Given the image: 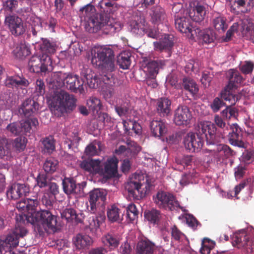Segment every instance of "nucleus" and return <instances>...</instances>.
<instances>
[{"mask_svg": "<svg viewBox=\"0 0 254 254\" xmlns=\"http://www.w3.org/2000/svg\"><path fill=\"white\" fill-rule=\"evenodd\" d=\"M217 132L215 124L209 122H201L197 125L196 133L189 132L184 138L185 147L190 152H198L203 145L204 138L207 144H214L217 142Z\"/></svg>", "mask_w": 254, "mask_h": 254, "instance_id": "f257e3e1", "label": "nucleus"}, {"mask_svg": "<svg viewBox=\"0 0 254 254\" xmlns=\"http://www.w3.org/2000/svg\"><path fill=\"white\" fill-rule=\"evenodd\" d=\"M91 63L103 72L107 73L101 75V79L107 84L112 85L114 81L111 72L115 70V60L114 51L106 46H95L91 51Z\"/></svg>", "mask_w": 254, "mask_h": 254, "instance_id": "f03ea898", "label": "nucleus"}, {"mask_svg": "<svg viewBox=\"0 0 254 254\" xmlns=\"http://www.w3.org/2000/svg\"><path fill=\"white\" fill-rule=\"evenodd\" d=\"M85 30L90 33H96L100 31L108 34L114 33L122 29L120 23L111 20L101 13H96L85 23Z\"/></svg>", "mask_w": 254, "mask_h": 254, "instance_id": "7ed1b4c3", "label": "nucleus"}, {"mask_svg": "<svg viewBox=\"0 0 254 254\" xmlns=\"http://www.w3.org/2000/svg\"><path fill=\"white\" fill-rule=\"evenodd\" d=\"M77 99L72 94L61 90L55 92L50 103L51 110L58 116L73 111L76 106Z\"/></svg>", "mask_w": 254, "mask_h": 254, "instance_id": "20e7f679", "label": "nucleus"}, {"mask_svg": "<svg viewBox=\"0 0 254 254\" xmlns=\"http://www.w3.org/2000/svg\"><path fill=\"white\" fill-rule=\"evenodd\" d=\"M228 84L221 93L222 99L229 102V105H234L240 99L239 95L233 94L232 91L237 89L244 81V79L238 70L230 69L228 71Z\"/></svg>", "mask_w": 254, "mask_h": 254, "instance_id": "39448f33", "label": "nucleus"}, {"mask_svg": "<svg viewBox=\"0 0 254 254\" xmlns=\"http://www.w3.org/2000/svg\"><path fill=\"white\" fill-rule=\"evenodd\" d=\"M148 179H144L142 175H134L125 188L128 192L129 197L133 199L139 200L148 193L152 187Z\"/></svg>", "mask_w": 254, "mask_h": 254, "instance_id": "423d86ee", "label": "nucleus"}, {"mask_svg": "<svg viewBox=\"0 0 254 254\" xmlns=\"http://www.w3.org/2000/svg\"><path fill=\"white\" fill-rule=\"evenodd\" d=\"M28 223L38 226V230L40 232L43 228L45 231L51 229L53 231L56 230L57 216L49 210H42L34 214L28 216Z\"/></svg>", "mask_w": 254, "mask_h": 254, "instance_id": "0eeeda50", "label": "nucleus"}, {"mask_svg": "<svg viewBox=\"0 0 254 254\" xmlns=\"http://www.w3.org/2000/svg\"><path fill=\"white\" fill-rule=\"evenodd\" d=\"M59 86H64L66 89L75 93L80 94L85 93L86 84L79 76L71 73L59 72L56 74Z\"/></svg>", "mask_w": 254, "mask_h": 254, "instance_id": "6e6552de", "label": "nucleus"}, {"mask_svg": "<svg viewBox=\"0 0 254 254\" xmlns=\"http://www.w3.org/2000/svg\"><path fill=\"white\" fill-rule=\"evenodd\" d=\"M52 62L50 56H33L28 61V67L32 72L45 73L47 71L52 69Z\"/></svg>", "mask_w": 254, "mask_h": 254, "instance_id": "1a4fd4ad", "label": "nucleus"}, {"mask_svg": "<svg viewBox=\"0 0 254 254\" xmlns=\"http://www.w3.org/2000/svg\"><path fill=\"white\" fill-rule=\"evenodd\" d=\"M153 201L160 208L173 211L180 207L179 202L171 193L165 191H158L153 196Z\"/></svg>", "mask_w": 254, "mask_h": 254, "instance_id": "9d476101", "label": "nucleus"}, {"mask_svg": "<svg viewBox=\"0 0 254 254\" xmlns=\"http://www.w3.org/2000/svg\"><path fill=\"white\" fill-rule=\"evenodd\" d=\"M19 221L16 226L14 231L7 236L4 241H2L3 251L5 252H9L12 249L16 247L19 243V238H23L27 233L26 229L20 226Z\"/></svg>", "mask_w": 254, "mask_h": 254, "instance_id": "9b49d317", "label": "nucleus"}, {"mask_svg": "<svg viewBox=\"0 0 254 254\" xmlns=\"http://www.w3.org/2000/svg\"><path fill=\"white\" fill-rule=\"evenodd\" d=\"M4 24L7 27L12 35L18 36L23 35L26 29L22 18L15 15H6Z\"/></svg>", "mask_w": 254, "mask_h": 254, "instance_id": "f8f14e48", "label": "nucleus"}, {"mask_svg": "<svg viewBox=\"0 0 254 254\" xmlns=\"http://www.w3.org/2000/svg\"><path fill=\"white\" fill-rule=\"evenodd\" d=\"M106 192L99 189H94L89 193L88 201L89 205L87 206L89 212L96 214L98 206L103 205L106 199Z\"/></svg>", "mask_w": 254, "mask_h": 254, "instance_id": "ddd939ff", "label": "nucleus"}, {"mask_svg": "<svg viewBox=\"0 0 254 254\" xmlns=\"http://www.w3.org/2000/svg\"><path fill=\"white\" fill-rule=\"evenodd\" d=\"M232 245L238 249L244 248L249 252V247L254 243V237L245 231L234 233L231 238Z\"/></svg>", "mask_w": 254, "mask_h": 254, "instance_id": "4468645a", "label": "nucleus"}, {"mask_svg": "<svg viewBox=\"0 0 254 254\" xmlns=\"http://www.w3.org/2000/svg\"><path fill=\"white\" fill-rule=\"evenodd\" d=\"M31 7L23 8L21 9V15L31 24V32L33 36H36L38 33L42 31L41 19L35 17L32 13Z\"/></svg>", "mask_w": 254, "mask_h": 254, "instance_id": "2eb2a0df", "label": "nucleus"}, {"mask_svg": "<svg viewBox=\"0 0 254 254\" xmlns=\"http://www.w3.org/2000/svg\"><path fill=\"white\" fill-rule=\"evenodd\" d=\"M5 85L12 89L13 91L26 88L30 84L29 81L23 75L15 74L7 76L4 82Z\"/></svg>", "mask_w": 254, "mask_h": 254, "instance_id": "dca6fc26", "label": "nucleus"}, {"mask_svg": "<svg viewBox=\"0 0 254 254\" xmlns=\"http://www.w3.org/2000/svg\"><path fill=\"white\" fill-rule=\"evenodd\" d=\"M231 132L229 133L228 140L230 144L239 148H246L247 144L243 140V133L241 128L237 124H233L231 127Z\"/></svg>", "mask_w": 254, "mask_h": 254, "instance_id": "f3484780", "label": "nucleus"}, {"mask_svg": "<svg viewBox=\"0 0 254 254\" xmlns=\"http://www.w3.org/2000/svg\"><path fill=\"white\" fill-rule=\"evenodd\" d=\"M102 242L104 245L110 250L117 248L122 239V234L115 230H111L104 234L102 237Z\"/></svg>", "mask_w": 254, "mask_h": 254, "instance_id": "a211bd4d", "label": "nucleus"}, {"mask_svg": "<svg viewBox=\"0 0 254 254\" xmlns=\"http://www.w3.org/2000/svg\"><path fill=\"white\" fill-rule=\"evenodd\" d=\"M39 109V104L32 99L28 98L24 100L18 109V113L21 116L28 118L35 115Z\"/></svg>", "mask_w": 254, "mask_h": 254, "instance_id": "6ab92c4d", "label": "nucleus"}, {"mask_svg": "<svg viewBox=\"0 0 254 254\" xmlns=\"http://www.w3.org/2000/svg\"><path fill=\"white\" fill-rule=\"evenodd\" d=\"M192 118L189 109L185 106L178 107L175 110L174 122L176 125H187Z\"/></svg>", "mask_w": 254, "mask_h": 254, "instance_id": "aec40b11", "label": "nucleus"}, {"mask_svg": "<svg viewBox=\"0 0 254 254\" xmlns=\"http://www.w3.org/2000/svg\"><path fill=\"white\" fill-rule=\"evenodd\" d=\"M29 190V187L25 184H13L8 188L6 195L8 198L17 199L26 195Z\"/></svg>", "mask_w": 254, "mask_h": 254, "instance_id": "412c9836", "label": "nucleus"}, {"mask_svg": "<svg viewBox=\"0 0 254 254\" xmlns=\"http://www.w3.org/2000/svg\"><path fill=\"white\" fill-rule=\"evenodd\" d=\"M80 166L82 169L90 174H99L101 176L103 174V168L99 159L84 160L81 162Z\"/></svg>", "mask_w": 254, "mask_h": 254, "instance_id": "4be33fe9", "label": "nucleus"}, {"mask_svg": "<svg viewBox=\"0 0 254 254\" xmlns=\"http://www.w3.org/2000/svg\"><path fill=\"white\" fill-rule=\"evenodd\" d=\"M175 24L176 28L181 32L188 34L190 38H194V31L195 29L190 24L189 18L185 16H181L175 19Z\"/></svg>", "mask_w": 254, "mask_h": 254, "instance_id": "5701e85b", "label": "nucleus"}, {"mask_svg": "<svg viewBox=\"0 0 254 254\" xmlns=\"http://www.w3.org/2000/svg\"><path fill=\"white\" fill-rule=\"evenodd\" d=\"M63 190L67 195L80 194L83 191V186L80 184H76V181L72 178H64L62 182Z\"/></svg>", "mask_w": 254, "mask_h": 254, "instance_id": "b1692460", "label": "nucleus"}, {"mask_svg": "<svg viewBox=\"0 0 254 254\" xmlns=\"http://www.w3.org/2000/svg\"><path fill=\"white\" fill-rule=\"evenodd\" d=\"M151 22L158 25L167 20V14L165 9L160 5L153 6L149 12Z\"/></svg>", "mask_w": 254, "mask_h": 254, "instance_id": "393cba45", "label": "nucleus"}, {"mask_svg": "<svg viewBox=\"0 0 254 254\" xmlns=\"http://www.w3.org/2000/svg\"><path fill=\"white\" fill-rule=\"evenodd\" d=\"M149 126L151 133L155 137L163 136L167 132V124L163 120H153Z\"/></svg>", "mask_w": 254, "mask_h": 254, "instance_id": "a878e982", "label": "nucleus"}, {"mask_svg": "<svg viewBox=\"0 0 254 254\" xmlns=\"http://www.w3.org/2000/svg\"><path fill=\"white\" fill-rule=\"evenodd\" d=\"M171 101L166 97H161L156 101V110L158 114L162 117H166L171 112Z\"/></svg>", "mask_w": 254, "mask_h": 254, "instance_id": "bb28decb", "label": "nucleus"}, {"mask_svg": "<svg viewBox=\"0 0 254 254\" xmlns=\"http://www.w3.org/2000/svg\"><path fill=\"white\" fill-rule=\"evenodd\" d=\"M153 45L156 51H170L174 46L173 36L165 34L159 41L154 42Z\"/></svg>", "mask_w": 254, "mask_h": 254, "instance_id": "cd10ccee", "label": "nucleus"}, {"mask_svg": "<svg viewBox=\"0 0 254 254\" xmlns=\"http://www.w3.org/2000/svg\"><path fill=\"white\" fill-rule=\"evenodd\" d=\"M214 156L218 161L224 160L235 155L236 152L228 145L219 144L214 149Z\"/></svg>", "mask_w": 254, "mask_h": 254, "instance_id": "c85d7f7f", "label": "nucleus"}, {"mask_svg": "<svg viewBox=\"0 0 254 254\" xmlns=\"http://www.w3.org/2000/svg\"><path fill=\"white\" fill-rule=\"evenodd\" d=\"M105 218V216L103 212L99 213L95 217H90L89 225L86 228L87 230H89L92 236H98L100 224Z\"/></svg>", "mask_w": 254, "mask_h": 254, "instance_id": "c756f323", "label": "nucleus"}, {"mask_svg": "<svg viewBox=\"0 0 254 254\" xmlns=\"http://www.w3.org/2000/svg\"><path fill=\"white\" fill-rule=\"evenodd\" d=\"M194 37H197L199 42L202 44H208L213 42L215 37L214 32L210 29L201 30L199 28H196L194 31Z\"/></svg>", "mask_w": 254, "mask_h": 254, "instance_id": "7c9ffc66", "label": "nucleus"}, {"mask_svg": "<svg viewBox=\"0 0 254 254\" xmlns=\"http://www.w3.org/2000/svg\"><path fill=\"white\" fill-rule=\"evenodd\" d=\"M39 202L37 198H27V214L24 215H19L16 217V221L19 223H24L25 219L28 222V216L30 214H34L37 213L36 208L38 206Z\"/></svg>", "mask_w": 254, "mask_h": 254, "instance_id": "2f4dec72", "label": "nucleus"}, {"mask_svg": "<svg viewBox=\"0 0 254 254\" xmlns=\"http://www.w3.org/2000/svg\"><path fill=\"white\" fill-rule=\"evenodd\" d=\"M145 26H147V22L143 17H137V19L132 20L129 23V29L132 33L143 35Z\"/></svg>", "mask_w": 254, "mask_h": 254, "instance_id": "473e14b6", "label": "nucleus"}, {"mask_svg": "<svg viewBox=\"0 0 254 254\" xmlns=\"http://www.w3.org/2000/svg\"><path fill=\"white\" fill-rule=\"evenodd\" d=\"M42 43L40 44V49L42 55L54 54L58 47L57 42L47 38H42Z\"/></svg>", "mask_w": 254, "mask_h": 254, "instance_id": "72a5a7b5", "label": "nucleus"}, {"mask_svg": "<svg viewBox=\"0 0 254 254\" xmlns=\"http://www.w3.org/2000/svg\"><path fill=\"white\" fill-rule=\"evenodd\" d=\"M73 243L77 249L81 250L88 248L93 242L88 235L78 234L73 238Z\"/></svg>", "mask_w": 254, "mask_h": 254, "instance_id": "f704fd0d", "label": "nucleus"}, {"mask_svg": "<svg viewBox=\"0 0 254 254\" xmlns=\"http://www.w3.org/2000/svg\"><path fill=\"white\" fill-rule=\"evenodd\" d=\"M154 250V243L148 240L139 241L136 245V254H153Z\"/></svg>", "mask_w": 254, "mask_h": 254, "instance_id": "c9c22d12", "label": "nucleus"}, {"mask_svg": "<svg viewBox=\"0 0 254 254\" xmlns=\"http://www.w3.org/2000/svg\"><path fill=\"white\" fill-rule=\"evenodd\" d=\"M118 161L116 158H112L108 160L103 169V174L108 178L114 177L117 173Z\"/></svg>", "mask_w": 254, "mask_h": 254, "instance_id": "e433bc0d", "label": "nucleus"}, {"mask_svg": "<svg viewBox=\"0 0 254 254\" xmlns=\"http://www.w3.org/2000/svg\"><path fill=\"white\" fill-rule=\"evenodd\" d=\"M81 75L85 78L87 84L91 88H96L98 87L99 79L97 76L92 72L91 69L87 68L82 70Z\"/></svg>", "mask_w": 254, "mask_h": 254, "instance_id": "4c0bfd02", "label": "nucleus"}, {"mask_svg": "<svg viewBox=\"0 0 254 254\" xmlns=\"http://www.w3.org/2000/svg\"><path fill=\"white\" fill-rule=\"evenodd\" d=\"M20 123L21 135H29L31 133L32 127H36L39 124L38 120L32 118L22 121Z\"/></svg>", "mask_w": 254, "mask_h": 254, "instance_id": "58836bf2", "label": "nucleus"}, {"mask_svg": "<svg viewBox=\"0 0 254 254\" xmlns=\"http://www.w3.org/2000/svg\"><path fill=\"white\" fill-rule=\"evenodd\" d=\"M164 65V62L161 60L149 62L146 65L148 75L152 78L156 77L158 73L159 68H162Z\"/></svg>", "mask_w": 254, "mask_h": 254, "instance_id": "ea45409f", "label": "nucleus"}, {"mask_svg": "<svg viewBox=\"0 0 254 254\" xmlns=\"http://www.w3.org/2000/svg\"><path fill=\"white\" fill-rule=\"evenodd\" d=\"M131 54L128 51L122 52L117 57V63L120 68L123 69H128L131 64Z\"/></svg>", "mask_w": 254, "mask_h": 254, "instance_id": "a19ab883", "label": "nucleus"}, {"mask_svg": "<svg viewBox=\"0 0 254 254\" xmlns=\"http://www.w3.org/2000/svg\"><path fill=\"white\" fill-rule=\"evenodd\" d=\"M183 86L192 96L196 95L199 90L198 86L195 81L190 78H184L183 80Z\"/></svg>", "mask_w": 254, "mask_h": 254, "instance_id": "79ce46f5", "label": "nucleus"}, {"mask_svg": "<svg viewBox=\"0 0 254 254\" xmlns=\"http://www.w3.org/2000/svg\"><path fill=\"white\" fill-rule=\"evenodd\" d=\"M79 12V16L81 19L84 21V23L97 13L95 12L96 10L94 6L90 4H87L84 7L81 8Z\"/></svg>", "mask_w": 254, "mask_h": 254, "instance_id": "37998d69", "label": "nucleus"}, {"mask_svg": "<svg viewBox=\"0 0 254 254\" xmlns=\"http://www.w3.org/2000/svg\"><path fill=\"white\" fill-rule=\"evenodd\" d=\"M61 217L63 219H64L67 222L74 221L76 223H81L82 220L78 217L76 211L73 208H66L61 213Z\"/></svg>", "mask_w": 254, "mask_h": 254, "instance_id": "c03bdc74", "label": "nucleus"}, {"mask_svg": "<svg viewBox=\"0 0 254 254\" xmlns=\"http://www.w3.org/2000/svg\"><path fill=\"white\" fill-rule=\"evenodd\" d=\"M13 55L17 59H23L30 54L29 48L25 44L16 45L12 51Z\"/></svg>", "mask_w": 254, "mask_h": 254, "instance_id": "a18cd8bd", "label": "nucleus"}, {"mask_svg": "<svg viewBox=\"0 0 254 254\" xmlns=\"http://www.w3.org/2000/svg\"><path fill=\"white\" fill-rule=\"evenodd\" d=\"M58 166L59 161L54 158L50 157L45 161L43 169L46 173L53 174L57 170Z\"/></svg>", "mask_w": 254, "mask_h": 254, "instance_id": "49530a36", "label": "nucleus"}, {"mask_svg": "<svg viewBox=\"0 0 254 254\" xmlns=\"http://www.w3.org/2000/svg\"><path fill=\"white\" fill-rule=\"evenodd\" d=\"M45 153L51 154L55 150V140L52 135L47 136L41 140Z\"/></svg>", "mask_w": 254, "mask_h": 254, "instance_id": "de8ad7c7", "label": "nucleus"}, {"mask_svg": "<svg viewBox=\"0 0 254 254\" xmlns=\"http://www.w3.org/2000/svg\"><path fill=\"white\" fill-rule=\"evenodd\" d=\"M87 105L93 114H98L102 107L100 100L95 97H91L87 101Z\"/></svg>", "mask_w": 254, "mask_h": 254, "instance_id": "09e8293b", "label": "nucleus"}, {"mask_svg": "<svg viewBox=\"0 0 254 254\" xmlns=\"http://www.w3.org/2000/svg\"><path fill=\"white\" fill-rule=\"evenodd\" d=\"M144 217L150 223L155 224H158L159 222L161 214L160 211L152 209L144 212Z\"/></svg>", "mask_w": 254, "mask_h": 254, "instance_id": "8fccbe9b", "label": "nucleus"}, {"mask_svg": "<svg viewBox=\"0 0 254 254\" xmlns=\"http://www.w3.org/2000/svg\"><path fill=\"white\" fill-rule=\"evenodd\" d=\"M213 25L215 29L219 32L225 31L228 27L226 19L222 16L215 17L213 20Z\"/></svg>", "mask_w": 254, "mask_h": 254, "instance_id": "3c124183", "label": "nucleus"}, {"mask_svg": "<svg viewBox=\"0 0 254 254\" xmlns=\"http://www.w3.org/2000/svg\"><path fill=\"white\" fill-rule=\"evenodd\" d=\"M215 245V243L214 241L207 238H205L202 240L200 253L201 254H210Z\"/></svg>", "mask_w": 254, "mask_h": 254, "instance_id": "603ef678", "label": "nucleus"}, {"mask_svg": "<svg viewBox=\"0 0 254 254\" xmlns=\"http://www.w3.org/2000/svg\"><path fill=\"white\" fill-rule=\"evenodd\" d=\"M206 6L205 0H191L190 2V10L206 11Z\"/></svg>", "mask_w": 254, "mask_h": 254, "instance_id": "864d4df0", "label": "nucleus"}, {"mask_svg": "<svg viewBox=\"0 0 254 254\" xmlns=\"http://www.w3.org/2000/svg\"><path fill=\"white\" fill-rule=\"evenodd\" d=\"M206 11L190 10L189 15L192 21L199 23L204 19Z\"/></svg>", "mask_w": 254, "mask_h": 254, "instance_id": "5fc2aeb1", "label": "nucleus"}, {"mask_svg": "<svg viewBox=\"0 0 254 254\" xmlns=\"http://www.w3.org/2000/svg\"><path fill=\"white\" fill-rule=\"evenodd\" d=\"M241 162L247 166L254 161V151L252 149H247L243 153L241 157Z\"/></svg>", "mask_w": 254, "mask_h": 254, "instance_id": "6e6d98bb", "label": "nucleus"}, {"mask_svg": "<svg viewBox=\"0 0 254 254\" xmlns=\"http://www.w3.org/2000/svg\"><path fill=\"white\" fill-rule=\"evenodd\" d=\"M119 210L114 206H112L111 208L108 209L107 217L110 221L114 222L122 220V218L120 219Z\"/></svg>", "mask_w": 254, "mask_h": 254, "instance_id": "4d7b16f0", "label": "nucleus"}, {"mask_svg": "<svg viewBox=\"0 0 254 254\" xmlns=\"http://www.w3.org/2000/svg\"><path fill=\"white\" fill-rule=\"evenodd\" d=\"M124 126L127 130L131 129L136 134H139L141 132L142 127L141 126L135 121H129L128 122H125Z\"/></svg>", "mask_w": 254, "mask_h": 254, "instance_id": "13d9d810", "label": "nucleus"}, {"mask_svg": "<svg viewBox=\"0 0 254 254\" xmlns=\"http://www.w3.org/2000/svg\"><path fill=\"white\" fill-rule=\"evenodd\" d=\"M138 216V211L136 206L132 203L129 204L126 209V216L129 221L131 222L135 219Z\"/></svg>", "mask_w": 254, "mask_h": 254, "instance_id": "bf43d9fd", "label": "nucleus"}, {"mask_svg": "<svg viewBox=\"0 0 254 254\" xmlns=\"http://www.w3.org/2000/svg\"><path fill=\"white\" fill-rule=\"evenodd\" d=\"M117 4L116 2H112L109 0H102L98 4V6L103 11L106 12H112L113 9L116 7Z\"/></svg>", "mask_w": 254, "mask_h": 254, "instance_id": "052dcab7", "label": "nucleus"}, {"mask_svg": "<svg viewBox=\"0 0 254 254\" xmlns=\"http://www.w3.org/2000/svg\"><path fill=\"white\" fill-rule=\"evenodd\" d=\"M20 123L16 122L8 124L6 127V130L11 134L16 136L21 134Z\"/></svg>", "mask_w": 254, "mask_h": 254, "instance_id": "680f3d73", "label": "nucleus"}, {"mask_svg": "<svg viewBox=\"0 0 254 254\" xmlns=\"http://www.w3.org/2000/svg\"><path fill=\"white\" fill-rule=\"evenodd\" d=\"M27 139L25 137L20 136L14 140L13 146L15 149L20 152L24 150L26 147Z\"/></svg>", "mask_w": 254, "mask_h": 254, "instance_id": "e2e57ef3", "label": "nucleus"}, {"mask_svg": "<svg viewBox=\"0 0 254 254\" xmlns=\"http://www.w3.org/2000/svg\"><path fill=\"white\" fill-rule=\"evenodd\" d=\"M18 6L16 0H7L3 2V7L5 11L8 13L13 12Z\"/></svg>", "mask_w": 254, "mask_h": 254, "instance_id": "0e129e2a", "label": "nucleus"}, {"mask_svg": "<svg viewBox=\"0 0 254 254\" xmlns=\"http://www.w3.org/2000/svg\"><path fill=\"white\" fill-rule=\"evenodd\" d=\"M214 122L217 127L221 130H218V132H221L222 131L223 134L227 133L226 131H228L229 129V125L226 124L221 117L216 115L214 117Z\"/></svg>", "mask_w": 254, "mask_h": 254, "instance_id": "69168bd1", "label": "nucleus"}, {"mask_svg": "<svg viewBox=\"0 0 254 254\" xmlns=\"http://www.w3.org/2000/svg\"><path fill=\"white\" fill-rule=\"evenodd\" d=\"M247 170V166L242 163L234 168V175L237 180H240L245 175Z\"/></svg>", "mask_w": 254, "mask_h": 254, "instance_id": "338daca9", "label": "nucleus"}, {"mask_svg": "<svg viewBox=\"0 0 254 254\" xmlns=\"http://www.w3.org/2000/svg\"><path fill=\"white\" fill-rule=\"evenodd\" d=\"M145 34L149 38L157 39L159 37V32L157 28L152 27L147 23V26H145L143 31V35Z\"/></svg>", "mask_w": 254, "mask_h": 254, "instance_id": "774afa93", "label": "nucleus"}]
</instances>
